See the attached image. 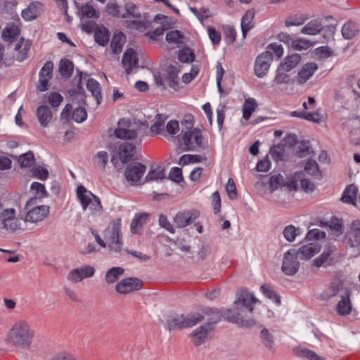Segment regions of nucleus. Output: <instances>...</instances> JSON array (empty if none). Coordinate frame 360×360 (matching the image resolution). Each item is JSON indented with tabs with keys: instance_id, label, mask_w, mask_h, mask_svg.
<instances>
[{
	"instance_id": "obj_34",
	"label": "nucleus",
	"mask_w": 360,
	"mask_h": 360,
	"mask_svg": "<svg viewBox=\"0 0 360 360\" xmlns=\"http://www.w3.org/2000/svg\"><path fill=\"white\" fill-rule=\"evenodd\" d=\"M59 72L63 78H70L74 70V64L69 59H61L58 65Z\"/></svg>"
},
{
	"instance_id": "obj_38",
	"label": "nucleus",
	"mask_w": 360,
	"mask_h": 360,
	"mask_svg": "<svg viewBox=\"0 0 360 360\" xmlns=\"http://www.w3.org/2000/svg\"><path fill=\"white\" fill-rule=\"evenodd\" d=\"M95 41L101 46H105L109 41L110 34L109 31L105 27L97 28L94 33Z\"/></svg>"
},
{
	"instance_id": "obj_10",
	"label": "nucleus",
	"mask_w": 360,
	"mask_h": 360,
	"mask_svg": "<svg viewBox=\"0 0 360 360\" xmlns=\"http://www.w3.org/2000/svg\"><path fill=\"white\" fill-rule=\"evenodd\" d=\"M95 271V268L91 265H82L72 269L67 275V279L71 283H78L85 278L92 277Z\"/></svg>"
},
{
	"instance_id": "obj_5",
	"label": "nucleus",
	"mask_w": 360,
	"mask_h": 360,
	"mask_svg": "<svg viewBox=\"0 0 360 360\" xmlns=\"http://www.w3.org/2000/svg\"><path fill=\"white\" fill-rule=\"evenodd\" d=\"M120 160L126 164L129 162L126 167L124 176L127 181L131 185L135 183V146L131 143L124 142L118 148Z\"/></svg>"
},
{
	"instance_id": "obj_30",
	"label": "nucleus",
	"mask_w": 360,
	"mask_h": 360,
	"mask_svg": "<svg viewBox=\"0 0 360 360\" xmlns=\"http://www.w3.org/2000/svg\"><path fill=\"white\" fill-rule=\"evenodd\" d=\"M328 231L331 232L333 238L341 236L345 230L343 222L341 219L333 217L329 221L326 229Z\"/></svg>"
},
{
	"instance_id": "obj_60",
	"label": "nucleus",
	"mask_w": 360,
	"mask_h": 360,
	"mask_svg": "<svg viewBox=\"0 0 360 360\" xmlns=\"http://www.w3.org/2000/svg\"><path fill=\"white\" fill-rule=\"evenodd\" d=\"M63 100V96L58 92L53 91L49 94L48 102L52 108H58Z\"/></svg>"
},
{
	"instance_id": "obj_40",
	"label": "nucleus",
	"mask_w": 360,
	"mask_h": 360,
	"mask_svg": "<svg viewBox=\"0 0 360 360\" xmlns=\"http://www.w3.org/2000/svg\"><path fill=\"white\" fill-rule=\"evenodd\" d=\"M261 341L264 346L271 351L274 350V338L267 328H263L259 335Z\"/></svg>"
},
{
	"instance_id": "obj_31",
	"label": "nucleus",
	"mask_w": 360,
	"mask_h": 360,
	"mask_svg": "<svg viewBox=\"0 0 360 360\" xmlns=\"http://www.w3.org/2000/svg\"><path fill=\"white\" fill-rule=\"evenodd\" d=\"M255 11L250 9L246 11L241 19V30L243 38L246 37L248 32L254 26L252 20L255 18Z\"/></svg>"
},
{
	"instance_id": "obj_19",
	"label": "nucleus",
	"mask_w": 360,
	"mask_h": 360,
	"mask_svg": "<svg viewBox=\"0 0 360 360\" xmlns=\"http://www.w3.org/2000/svg\"><path fill=\"white\" fill-rule=\"evenodd\" d=\"M199 217L197 210L184 211L176 214L174 221L179 228H184L193 222Z\"/></svg>"
},
{
	"instance_id": "obj_7",
	"label": "nucleus",
	"mask_w": 360,
	"mask_h": 360,
	"mask_svg": "<svg viewBox=\"0 0 360 360\" xmlns=\"http://www.w3.org/2000/svg\"><path fill=\"white\" fill-rule=\"evenodd\" d=\"M20 220L16 217L13 208L4 209L0 205V226L8 232L13 233L20 229Z\"/></svg>"
},
{
	"instance_id": "obj_26",
	"label": "nucleus",
	"mask_w": 360,
	"mask_h": 360,
	"mask_svg": "<svg viewBox=\"0 0 360 360\" xmlns=\"http://www.w3.org/2000/svg\"><path fill=\"white\" fill-rule=\"evenodd\" d=\"M122 65L126 74L129 75L135 68V50L129 48L123 54Z\"/></svg>"
},
{
	"instance_id": "obj_41",
	"label": "nucleus",
	"mask_w": 360,
	"mask_h": 360,
	"mask_svg": "<svg viewBox=\"0 0 360 360\" xmlns=\"http://www.w3.org/2000/svg\"><path fill=\"white\" fill-rule=\"evenodd\" d=\"M341 32L345 39H351L358 34L359 30L356 24L347 22L342 26Z\"/></svg>"
},
{
	"instance_id": "obj_48",
	"label": "nucleus",
	"mask_w": 360,
	"mask_h": 360,
	"mask_svg": "<svg viewBox=\"0 0 360 360\" xmlns=\"http://www.w3.org/2000/svg\"><path fill=\"white\" fill-rule=\"evenodd\" d=\"M287 72L288 71L278 65L276 71L274 82L277 84H288L290 82V75Z\"/></svg>"
},
{
	"instance_id": "obj_8",
	"label": "nucleus",
	"mask_w": 360,
	"mask_h": 360,
	"mask_svg": "<svg viewBox=\"0 0 360 360\" xmlns=\"http://www.w3.org/2000/svg\"><path fill=\"white\" fill-rule=\"evenodd\" d=\"M184 142V150H194L195 147L202 146V135L201 131L195 128L191 129L182 133L181 137Z\"/></svg>"
},
{
	"instance_id": "obj_62",
	"label": "nucleus",
	"mask_w": 360,
	"mask_h": 360,
	"mask_svg": "<svg viewBox=\"0 0 360 360\" xmlns=\"http://www.w3.org/2000/svg\"><path fill=\"white\" fill-rule=\"evenodd\" d=\"M300 356L302 357L306 358L308 360H326L323 356H319L314 351L309 349H302L300 350Z\"/></svg>"
},
{
	"instance_id": "obj_28",
	"label": "nucleus",
	"mask_w": 360,
	"mask_h": 360,
	"mask_svg": "<svg viewBox=\"0 0 360 360\" xmlns=\"http://www.w3.org/2000/svg\"><path fill=\"white\" fill-rule=\"evenodd\" d=\"M126 41V37L122 32L115 33L110 44L112 54L118 55L122 52L123 45Z\"/></svg>"
},
{
	"instance_id": "obj_14",
	"label": "nucleus",
	"mask_w": 360,
	"mask_h": 360,
	"mask_svg": "<svg viewBox=\"0 0 360 360\" xmlns=\"http://www.w3.org/2000/svg\"><path fill=\"white\" fill-rule=\"evenodd\" d=\"M53 70V63L52 61H46L40 70L37 86V89L39 91H45L48 89L49 80L52 78Z\"/></svg>"
},
{
	"instance_id": "obj_3",
	"label": "nucleus",
	"mask_w": 360,
	"mask_h": 360,
	"mask_svg": "<svg viewBox=\"0 0 360 360\" xmlns=\"http://www.w3.org/2000/svg\"><path fill=\"white\" fill-rule=\"evenodd\" d=\"M167 20L168 17L163 14H157L154 18H152L148 13H144L143 15L136 13V30L146 31L151 27L153 22L161 20L160 26L153 31H149L145 34L150 39L155 41L158 37L162 36L165 31L171 28V24Z\"/></svg>"
},
{
	"instance_id": "obj_52",
	"label": "nucleus",
	"mask_w": 360,
	"mask_h": 360,
	"mask_svg": "<svg viewBox=\"0 0 360 360\" xmlns=\"http://www.w3.org/2000/svg\"><path fill=\"white\" fill-rule=\"evenodd\" d=\"M304 171L311 176H321L317 162L314 160H309L304 166Z\"/></svg>"
},
{
	"instance_id": "obj_36",
	"label": "nucleus",
	"mask_w": 360,
	"mask_h": 360,
	"mask_svg": "<svg viewBox=\"0 0 360 360\" xmlns=\"http://www.w3.org/2000/svg\"><path fill=\"white\" fill-rule=\"evenodd\" d=\"M86 88L96 98L97 104L99 105L102 102L100 84L96 79L89 78L86 82Z\"/></svg>"
},
{
	"instance_id": "obj_2",
	"label": "nucleus",
	"mask_w": 360,
	"mask_h": 360,
	"mask_svg": "<svg viewBox=\"0 0 360 360\" xmlns=\"http://www.w3.org/2000/svg\"><path fill=\"white\" fill-rule=\"evenodd\" d=\"M35 331L25 320L15 321L6 335L8 343L21 349H28L32 344Z\"/></svg>"
},
{
	"instance_id": "obj_59",
	"label": "nucleus",
	"mask_w": 360,
	"mask_h": 360,
	"mask_svg": "<svg viewBox=\"0 0 360 360\" xmlns=\"http://www.w3.org/2000/svg\"><path fill=\"white\" fill-rule=\"evenodd\" d=\"M165 39L169 43L178 44L182 42L183 35L179 30H172L167 33Z\"/></svg>"
},
{
	"instance_id": "obj_17",
	"label": "nucleus",
	"mask_w": 360,
	"mask_h": 360,
	"mask_svg": "<svg viewBox=\"0 0 360 360\" xmlns=\"http://www.w3.org/2000/svg\"><path fill=\"white\" fill-rule=\"evenodd\" d=\"M131 122L129 119L122 118L118 122V128L114 131L115 136L121 139H133L135 138V131L131 129Z\"/></svg>"
},
{
	"instance_id": "obj_32",
	"label": "nucleus",
	"mask_w": 360,
	"mask_h": 360,
	"mask_svg": "<svg viewBox=\"0 0 360 360\" xmlns=\"http://www.w3.org/2000/svg\"><path fill=\"white\" fill-rule=\"evenodd\" d=\"M124 269L121 266H113L109 269L105 274V281L108 284H113L118 281L124 274Z\"/></svg>"
},
{
	"instance_id": "obj_53",
	"label": "nucleus",
	"mask_w": 360,
	"mask_h": 360,
	"mask_svg": "<svg viewBox=\"0 0 360 360\" xmlns=\"http://www.w3.org/2000/svg\"><path fill=\"white\" fill-rule=\"evenodd\" d=\"M202 161V158L200 155H190L186 154L183 155L179 162L178 164L180 165H186L190 163H198Z\"/></svg>"
},
{
	"instance_id": "obj_49",
	"label": "nucleus",
	"mask_w": 360,
	"mask_h": 360,
	"mask_svg": "<svg viewBox=\"0 0 360 360\" xmlns=\"http://www.w3.org/2000/svg\"><path fill=\"white\" fill-rule=\"evenodd\" d=\"M178 59L181 63H190L194 60L195 55L190 48L186 47L179 51Z\"/></svg>"
},
{
	"instance_id": "obj_16",
	"label": "nucleus",
	"mask_w": 360,
	"mask_h": 360,
	"mask_svg": "<svg viewBox=\"0 0 360 360\" xmlns=\"http://www.w3.org/2000/svg\"><path fill=\"white\" fill-rule=\"evenodd\" d=\"M214 327L209 325H203L197 328L190 335L195 346H200L211 338V333Z\"/></svg>"
},
{
	"instance_id": "obj_6",
	"label": "nucleus",
	"mask_w": 360,
	"mask_h": 360,
	"mask_svg": "<svg viewBox=\"0 0 360 360\" xmlns=\"http://www.w3.org/2000/svg\"><path fill=\"white\" fill-rule=\"evenodd\" d=\"M205 319L200 314H176L169 316L165 323V328L169 330H177L191 328Z\"/></svg>"
},
{
	"instance_id": "obj_33",
	"label": "nucleus",
	"mask_w": 360,
	"mask_h": 360,
	"mask_svg": "<svg viewBox=\"0 0 360 360\" xmlns=\"http://www.w3.org/2000/svg\"><path fill=\"white\" fill-rule=\"evenodd\" d=\"M358 188L354 184H350L345 189L341 200L342 202L356 205Z\"/></svg>"
},
{
	"instance_id": "obj_58",
	"label": "nucleus",
	"mask_w": 360,
	"mask_h": 360,
	"mask_svg": "<svg viewBox=\"0 0 360 360\" xmlns=\"http://www.w3.org/2000/svg\"><path fill=\"white\" fill-rule=\"evenodd\" d=\"M165 120H166L165 116L160 115V114H158L155 116V123L153 125H151V127H150L151 131L153 133H156V134L160 133V131L162 129V127L165 124Z\"/></svg>"
},
{
	"instance_id": "obj_1",
	"label": "nucleus",
	"mask_w": 360,
	"mask_h": 360,
	"mask_svg": "<svg viewBox=\"0 0 360 360\" xmlns=\"http://www.w3.org/2000/svg\"><path fill=\"white\" fill-rule=\"evenodd\" d=\"M257 300L255 295L248 290H241L237 292L236 299L233 302L234 311L230 309L207 308L204 310L205 315L207 316L206 325L214 327V324L218 323L221 316L224 319L240 326L250 327L255 324L252 319H245L244 307L248 312L251 313L254 309V305Z\"/></svg>"
},
{
	"instance_id": "obj_37",
	"label": "nucleus",
	"mask_w": 360,
	"mask_h": 360,
	"mask_svg": "<svg viewBox=\"0 0 360 360\" xmlns=\"http://www.w3.org/2000/svg\"><path fill=\"white\" fill-rule=\"evenodd\" d=\"M337 312L342 316L348 315L352 310V304L349 294L341 297V300L338 303L336 307Z\"/></svg>"
},
{
	"instance_id": "obj_54",
	"label": "nucleus",
	"mask_w": 360,
	"mask_h": 360,
	"mask_svg": "<svg viewBox=\"0 0 360 360\" xmlns=\"http://www.w3.org/2000/svg\"><path fill=\"white\" fill-rule=\"evenodd\" d=\"M260 289L263 294L268 298L273 300L277 304H281V297L266 284L261 285Z\"/></svg>"
},
{
	"instance_id": "obj_50",
	"label": "nucleus",
	"mask_w": 360,
	"mask_h": 360,
	"mask_svg": "<svg viewBox=\"0 0 360 360\" xmlns=\"http://www.w3.org/2000/svg\"><path fill=\"white\" fill-rule=\"evenodd\" d=\"M283 233L286 240L292 242L300 234V229H296L293 225H288L285 227Z\"/></svg>"
},
{
	"instance_id": "obj_45",
	"label": "nucleus",
	"mask_w": 360,
	"mask_h": 360,
	"mask_svg": "<svg viewBox=\"0 0 360 360\" xmlns=\"http://www.w3.org/2000/svg\"><path fill=\"white\" fill-rule=\"evenodd\" d=\"M263 53H267L273 60L274 56L280 58L283 56V49L281 44L271 43L266 46V51Z\"/></svg>"
},
{
	"instance_id": "obj_47",
	"label": "nucleus",
	"mask_w": 360,
	"mask_h": 360,
	"mask_svg": "<svg viewBox=\"0 0 360 360\" xmlns=\"http://www.w3.org/2000/svg\"><path fill=\"white\" fill-rule=\"evenodd\" d=\"M19 32L20 30L18 27L14 25L13 24H8L7 26L4 30L2 35L6 39L13 40L18 37Z\"/></svg>"
},
{
	"instance_id": "obj_22",
	"label": "nucleus",
	"mask_w": 360,
	"mask_h": 360,
	"mask_svg": "<svg viewBox=\"0 0 360 360\" xmlns=\"http://www.w3.org/2000/svg\"><path fill=\"white\" fill-rule=\"evenodd\" d=\"M42 10V4L38 1L32 2L29 4L27 8L23 9L21 12L22 18L26 21H31L36 19Z\"/></svg>"
},
{
	"instance_id": "obj_27",
	"label": "nucleus",
	"mask_w": 360,
	"mask_h": 360,
	"mask_svg": "<svg viewBox=\"0 0 360 360\" xmlns=\"http://www.w3.org/2000/svg\"><path fill=\"white\" fill-rule=\"evenodd\" d=\"M179 67L180 65L177 67L174 65H169L167 68V82L168 86L174 90H176L179 86Z\"/></svg>"
},
{
	"instance_id": "obj_35",
	"label": "nucleus",
	"mask_w": 360,
	"mask_h": 360,
	"mask_svg": "<svg viewBox=\"0 0 360 360\" xmlns=\"http://www.w3.org/2000/svg\"><path fill=\"white\" fill-rule=\"evenodd\" d=\"M301 60V56L298 53H294L285 58L284 61L281 63L279 66L285 70L290 72L297 66Z\"/></svg>"
},
{
	"instance_id": "obj_11",
	"label": "nucleus",
	"mask_w": 360,
	"mask_h": 360,
	"mask_svg": "<svg viewBox=\"0 0 360 360\" xmlns=\"http://www.w3.org/2000/svg\"><path fill=\"white\" fill-rule=\"evenodd\" d=\"M296 250L292 249L284 254L282 271L288 276L295 275L299 270L300 263L297 261Z\"/></svg>"
},
{
	"instance_id": "obj_23",
	"label": "nucleus",
	"mask_w": 360,
	"mask_h": 360,
	"mask_svg": "<svg viewBox=\"0 0 360 360\" xmlns=\"http://www.w3.org/2000/svg\"><path fill=\"white\" fill-rule=\"evenodd\" d=\"M342 288V285L340 281H333L321 293L319 299L323 301H329L336 297Z\"/></svg>"
},
{
	"instance_id": "obj_43",
	"label": "nucleus",
	"mask_w": 360,
	"mask_h": 360,
	"mask_svg": "<svg viewBox=\"0 0 360 360\" xmlns=\"http://www.w3.org/2000/svg\"><path fill=\"white\" fill-rule=\"evenodd\" d=\"M165 178V169L160 166L155 168H151L145 177L144 182H148L154 180H162Z\"/></svg>"
},
{
	"instance_id": "obj_9",
	"label": "nucleus",
	"mask_w": 360,
	"mask_h": 360,
	"mask_svg": "<svg viewBox=\"0 0 360 360\" xmlns=\"http://www.w3.org/2000/svg\"><path fill=\"white\" fill-rule=\"evenodd\" d=\"M340 252L335 245H328L323 250L322 254L313 261L314 266H329L333 264L340 257Z\"/></svg>"
},
{
	"instance_id": "obj_64",
	"label": "nucleus",
	"mask_w": 360,
	"mask_h": 360,
	"mask_svg": "<svg viewBox=\"0 0 360 360\" xmlns=\"http://www.w3.org/2000/svg\"><path fill=\"white\" fill-rule=\"evenodd\" d=\"M227 194L231 200H235L237 198V190L235 182L232 178H229L226 186Z\"/></svg>"
},
{
	"instance_id": "obj_18",
	"label": "nucleus",
	"mask_w": 360,
	"mask_h": 360,
	"mask_svg": "<svg viewBox=\"0 0 360 360\" xmlns=\"http://www.w3.org/2000/svg\"><path fill=\"white\" fill-rule=\"evenodd\" d=\"M30 191L33 194V197L30 198L26 205L25 209L34 206L38 203V200L47 196V192L44 186L39 182H33L30 186Z\"/></svg>"
},
{
	"instance_id": "obj_63",
	"label": "nucleus",
	"mask_w": 360,
	"mask_h": 360,
	"mask_svg": "<svg viewBox=\"0 0 360 360\" xmlns=\"http://www.w3.org/2000/svg\"><path fill=\"white\" fill-rule=\"evenodd\" d=\"M311 46L312 44L309 41L304 39H299L296 40L294 39L292 47L295 50L302 51L307 50Z\"/></svg>"
},
{
	"instance_id": "obj_21",
	"label": "nucleus",
	"mask_w": 360,
	"mask_h": 360,
	"mask_svg": "<svg viewBox=\"0 0 360 360\" xmlns=\"http://www.w3.org/2000/svg\"><path fill=\"white\" fill-rule=\"evenodd\" d=\"M317 69L318 65L315 63H305L298 72L297 82L299 84H304L311 77Z\"/></svg>"
},
{
	"instance_id": "obj_12",
	"label": "nucleus",
	"mask_w": 360,
	"mask_h": 360,
	"mask_svg": "<svg viewBox=\"0 0 360 360\" xmlns=\"http://www.w3.org/2000/svg\"><path fill=\"white\" fill-rule=\"evenodd\" d=\"M272 63L271 57L267 53H262L256 58L254 71L259 78H263L269 72Z\"/></svg>"
},
{
	"instance_id": "obj_44",
	"label": "nucleus",
	"mask_w": 360,
	"mask_h": 360,
	"mask_svg": "<svg viewBox=\"0 0 360 360\" xmlns=\"http://www.w3.org/2000/svg\"><path fill=\"white\" fill-rule=\"evenodd\" d=\"M113 8L115 10V12L113 13L114 15L120 16L123 18L135 17V4H126L124 6V11L122 13H120V11L117 10V6L113 5Z\"/></svg>"
},
{
	"instance_id": "obj_55",
	"label": "nucleus",
	"mask_w": 360,
	"mask_h": 360,
	"mask_svg": "<svg viewBox=\"0 0 360 360\" xmlns=\"http://www.w3.org/2000/svg\"><path fill=\"white\" fill-rule=\"evenodd\" d=\"M80 12L84 18H98V15L97 14L96 11L91 5L88 4H86L81 6Z\"/></svg>"
},
{
	"instance_id": "obj_4",
	"label": "nucleus",
	"mask_w": 360,
	"mask_h": 360,
	"mask_svg": "<svg viewBox=\"0 0 360 360\" xmlns=\"http://www.w3.org/2000/svg\"><path fill=\"white\" fill-rule=\"evenodd\" d=\"M103 236L109 252L115 254L120 253L123 246L121 219H117L110 222L105 229Z\"/></svg>"
},
{
	"instance_id": "obj_13",
	"label": "nucleus",
	"mask_w": 360,
	"mask_h": 360,
	"mask_svg": "<svg viewBox=\"0 0 360 360\" xmlns=\"http://www.w3.org/2000/svg\"><path fill=\"white\" fill-rule=\"evenodd\" d=\"M27 210L25 215V221L31 223H37L43 221L49 213V207L46 205H34V207Z\"/></svg>"
},
{
	"instance_id": "obj_56",
	"label": "nucleus",
	"mask_w": 360,
	"mask_h": 360,
	"mask_svg": "<svg viewBox=\"0 0 360 360\" xmlns=\"http://www.w3.org/2000/svg\"><path fill=\"white\" fill-rule=\"evenodd\" d=\"M86 111L82 107H77L72 112V119L75 120L76 122H82L86 119Z\"/></svg>"
},
{
	"instance_id": "obj_15",
	"label": "nucleus",
	"mask_w": 360,
	"mask_h": 360,
	"mask_svg": "<svg viewBox=\"0 0 360 360\" xmlns=\"http://www.w3.org/2000/svg\"><path fill=\"white\" fill-rule=\"evenodd\" d=\"M342 242L351 248L358 247L360 245V221L359 220L352 223L350 230L344 237Z\"/></svg>"
},
{
	"instance_id": "obj_61",
	"label": "nucleus",
	"mask_w": 360,
	"mask_h": 360,
	"mask_svg": "<svg viewBox=\"0 0 360 360\" xmlns=\"http://www.w3.org/2000/svg\"><path fill=\"white\" fill-rule=\"evenodd\" d=\"M31 172H32L33 176H34L35 178H37L39 179H41V180H45L49 176V172H48L47 169H46L43 167H41V166H37V167H33L31 169Z\"/></svg>"
},
{
	"instance_id": "obj_20",
	"label": "nucleus",
	"mask_w": 360,
	"mask_h": 360,
	"mask_svg": "<svg viewBox=\"0 0 360 360\" xmlns=\"http://www.w3.org/2000/svg\"><path fill=\"white\" fill-rule=\"evenodd\" d=\"M321 247L317 243H309L302 245L296 250L297 256L301 260H309L321 251Z\"/></svg>"
},
{
	"instance_id": "obj_42",
	"label": "nucleus",
	"mask_w": 360,
	"mask_h": 360,
	"mask_svg": "<svg viewBox=\"0 0 360 360\" xmlns=\"http://www.w3.org/2000/svg\"><path fill=\"white\" fill-rule=\"evenodd\" d=\"M257 107V103L255 99L249 98L245 101L243 106V117L245 120H248L251 117L252 112Z\"/></svg>"
},
{
	"instance_id": "obj_24",
	"label": "nucleus",
	"mask_w": 360,
	"mask_h": 360,
	"mask_svg": "<svg viewBox=\"0 0 360 360\" xmlns=\"http://www.w3.org/2000/svg\"><path fill=\"white\" fill-rule=\"evenodd\" d=\"M116 292L120 295H127L135 290V278L129 277L118 281L115 286Z\"/></svg>"
},
{
	"instance_id": "obj_39",
	"label": "nucleus",
	"mask_w": 360,
	"mask_h": 360,
	"mask_svg": "<svg viewBox=\"0 0 360 360\" xmlns=\"http://www.w3.org/2000/svg\"><path fill=\"white\" fill-rule=\"evenodd\" d=\"M322 25L320 21L317 20H311L301 30V33L315 35L322 30Z\"/></svg>"
},
{
	"instance_id": "obj_46",
	"label": "nucleus",
	"mask_w": 360,
	"mask_h": 360,
	"mask_svg": "<svg viewBox=\"0 0 360 360\" xmlns=\"http://www.w3.org/2000/svg\"><path fill=\"white\" fill-rule=\"evenodd\" d=\"M18 162L21 167H30L34 165L35 162L33 152L28 151L19 156Z\"/></svg>"
},
{
	"instance_id": "obj_25",
	"label": "nucleus",
	"mask_w": 360,
	"mask_h": 360,
	"mask_svg": "<svg viewBox=\"0 0 360 360\" xmlns=\"http://www.w3.org/2000/svg\"><path fill=\"white\" fill-rule=\"evenodd\" d=\"M36 116L42 127H46L53 118L52 112L46 105L39 106L36 110Z\"/></svg>"
},
{
	"instance_id": "obj_51",
	"label": "nucleus",
	"mask_w": 360,
	"mask_h": 360,
	"mask_svg": "<svg viewBox=\"0 0 360 360\" xmlns=\"http://www.w3.org/2000/svg\"><path fill=\"white\" fill-rule=\"evenodd\" d=\"M269 184L271 192L273 193L278 187L285 186L284 178L281 174L273 175L270 177Z\"/></svg>"
},
{
	"instance_id": "obj_29",
	"label": "nucleus",
	"mask_w": 360,
	"mask_h": 360,
	"mask_svg": "<svg viewBox=\"0 0 360 360\" xmlns=\"http://www.w3.org/2000/svg\"><path fill=\"white\" fill-rule=\"evenodd\" d=\"M77 195L82 205V210L84 211L86 210L89 204L92 201L93 195H94L91 192L88 191L86 188L82 185H79L77 186Z\"/></svg>"
},
{
	"instance_id": "obj_57",
	"label": "nucleus",
	"mask_w": 360,
	"mask_h": 360,
	"mask_svg": "<svg viewBox=\"0 0 360 360\" xmlns=\"http://www.w3.org/2000/svg\"><path fill=\"white\" fill-rule=\"evenodd\" d=\"M326 236V232L321 231L318 229H313L307 232L306 239L307 240H319L320 239L325 238Z\"/></svg>"
}]
</instances>
